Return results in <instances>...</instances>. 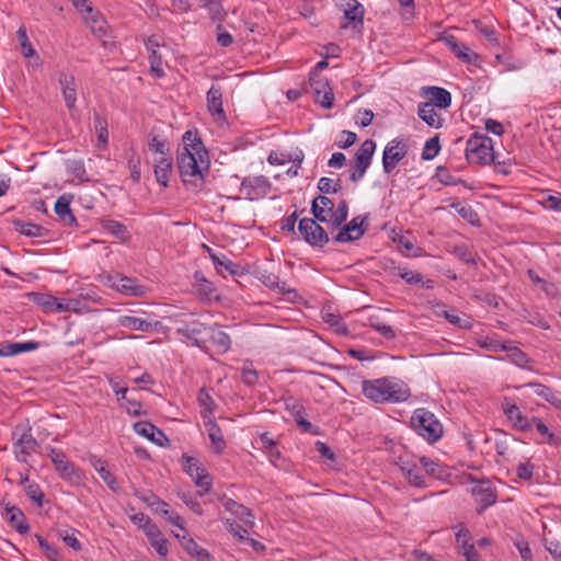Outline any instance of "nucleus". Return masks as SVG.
<instances>
[{
    "label": "nucleus",
    "mask_w": 561,
    "mask_h": 561,
    "mask_svg": "<svg viewBox=\"0 0 561 561\" xmlns=\"http://www.w3.org/2000/svg\"><path fill=\"white\" fill-rule=\"evenodd\" d=\"M465 154L469 163L490 164L494 161L493 140L489 136L474 133L467 140Z\"/></svg>",
    "instance_id": "4"
},
{
    "label": "nucleus",
    "mask_w": 561,
    "mask_h": 561,
    "mask_svg": "<svg viewBox=\"0 0 561 561\" xmlns=\"http://www.w3.org/2000/svg\"><path fill=\"white\" fill-rule=\"evenodd\" d=\"M411 427L428 443H436L443 436L444 428L436 415L425 408L413 411Z\"/></svg>",
    "instance_id": "3"
},
{
    "label": "nucleus",
    "mask_w": 561,
    "mask_h": 561,
    "mask_svg": "<svg viewBox=\"0 0 561 561\" xmlns=\"http://www.w3.org/2000/svg\"><path fill=\"white\" fill-rule=\"evenodd\" d=\"M260 443L270 461L275 463L280 458V451L276 447V443L268 436V433L260 435Z\"/></svg>",
    "instance_id": "44"
},
{
    "label": "nucleus",
    "mask_w": 561,
    "mask_h": 561,
    "mask_svg": "<svg viewBox=\"0 0 561 561\" xmlns=\"http://www.w3.org/2000/svg\"><path fill=\"white\" fill-rule=\"evenodd\" d=\"M366 217L356 216L348 224L339 230L334 237L337 243L356 241L364 236L366 228L363 227Z\"/></svg>",
    "instance_id": "17"
},
{
    "label": "nucleus",
    "mask_w": 561,
    "mask_h": 561,
    "mask_svg": "<svg viewBox=\"0 0 561 561\" xmlns=\"http://www.w3.org/2000/svg\"><path fill=\"white\" fill-rule=\"evenodd\" d=\"M102 229L111 233L121 241H125L128 238V230L125 225L113 219H105L101 222Z\"/></svg>",
    "instance_id": "42"
},
{
    "label": "nucleus",
    "mask_w": 561,
    "mask_h": 561,
    "mask_svg": "<svg viewBox=\"0 0 561 561\" xmlns=\"http://www.w3.org/2000/svg\"><path fill=\"white\" fill-rule=\"evenodd\" d=\"M183 148L178 153V168L184 183L198 180L201 186L204 172H208V152L196 133L187 130L183 135Z\"/></svg>",
    "instance_id": "1"
},
{
    "label": "nucleus",
    "mask_w": 561,
    "mask_h": 561,
    "mask_svg": "<svg viewBox=\"0 0 561 561\" xmlns=\"http://www.w3.org/2000/svg\"><path fill=\"white\" fill-rule=\"evenodd\" d=\"M393 275L401 277L405 283L410 285H419L422 284L425 288H433V280L427 279L426 282H423L422 274L410 271L405 267L397 266L393 268Z\"/></svg>",
    "instance_id": "35"
},
{
    "label": "nucleus",
    "mask_w": 561,
    "mask_h": 561,
    "mask_svg": "<svg viewBox=\"0 0 561 561\" xmlns=\"http://www.w3.org/2000/svg\"><path fill=\"white\" fill-rule=\"evenodd\" d=\"M226 511L238 517L244 524H253V516L249 508L227 496L219 497Z\"/></svg>",
    "instance_id": "28"
},
{
    "label": "nucleus",
    "mask_w": 561,
    "mask_h": 561,
    "mask_svg": "<svg viewBox=\"0 0 561 561\" xmlns=\"http://www.w3.org/2000/svg\"><path fill=\"white\" fill-rule=\"evenodd\" d=\"M376 150V142L373 139H366L357 149L354 157V165L350 169V180L354 183L362 180L370 167L373 156Z\"/></svg>",
    "instance_id": "6"
},
{
    "label": "nucleus",
    "mask_w": 561,
    "mask_h": 561,
    "mask_svg": "<svg viewBox=\"0 0 561 561\" xmlns=\"http://www.w3.org/2000/svg\"><path fill=\"white\" fill-rule=\"evenodd\" d=\"M527 274H528L529 278L531 279V282L536 285H539L541 287V289L547 295H550V296L554 295L556 287L552 283H549L546 279L541 278L533 270H528Z\"/></svg>",
    "instance_id": "60"
},
{
    "label": "nucleus",
    "mask_w": 561,
    "mask_h": 561,
    "mask_svg": "<svg viewBox=\"0 0 561 561\" xmlns=\"http://www.w3.org/2000/svg\"><path fill=\"white\" fill-rule=\"evenodd\" d=\"M208 343H210L219 354L227 353L231 346V340L229 335L226 332L213 327H209L206 336V345Z\"/></svg>",
    "instance_id": "26"
},
{
    "label": "nucleus",
    "mask_w": 561,
    "mask_h": 561,
    "mask_svg": "<svg viewBox=\"0 0 561 561\" xmlns=\"http://www.w3.org/2000/svg\"><path fill=\"white\" fill-rule=\"evenodd\" d=\"M408 140L403 136H398L390 140L382 152V170L386 174H391L397 165L409 152Z\"/></svg>",
    "instance_id": "5"
},
{
    "label": "nucleus",
    "mask_w": 561,
    "mask_h": 561,
    "mask_svg": "<svg viewBox=\"0 0 561 561\" xmlns=\"http://www.w3.org/2000/svg\"><path fill=\"white\" fill-rule=\"evenodd\" d=\"M417 115L430 127L438 129L443 126L444 119L436 112L432 103H421L419 105Z\"/></svg>",
    "instance_id": "29"
},
{
    "label": "nucleus",
    "mask_w": 561,
    "mask_h": 561,
    "mask_svg": "<svg viewBox=\"0 0 561 561\" xmlns=\"http://www.w3.org/2000/svg\"><path fill=\"white\" fill-rule=\"evenodd\" d=\"M14 229L26 237H41L43 228L32 222H25L22 220H15L13 222Z\"/></svg>",
    "instance_id": "48"
},
{
    "label": "nucleus",
    "mask_w": 561,
    "mask_h": 561,
    "mask_svg": "<svg viewBox=\"0 0 561 561\" xmlns=\"http://www.w3.org/2000/svg\"><path fill=\"white\" fill-rule=\"evenodd\" d=\"M209 327L203 323L192 322L185 324L182 328H179L178 333L181 334L186 340L191 341L193 345L206 351L208 347L206 346V336Z\"/></svg>",
    "instance_id": "18"
},
{
    "label": "nucleus",
    "mask_w": 561,
    "mask_h": 561,
    "mask_svg": "<svg viewBox=\"0 0 561 561\" xmlns=\"http://www.w3.org/2000/svg\"><path fill=\"white\" fill-rule=\"evenodd\" d=\"M205 427L211 442L213 451L218 455L222 454L227 445L220 427L210 419L205 422Z\"/></svg>",
    "instance_id": "30"
},
{
    "label": "nucleus",
    "mask_w": 561,
    "mask_h": 561,
    "mask_svg": "<svg viewBox=\"0 0 561 561\" xmlns=\"http://www.w3.org/2000/svg\"><path fill=\"white\" fill-rule=\"evenodd\" d=\"M438 39L443 42L451 50V53L460 60L467 64H472L473 61H476L477 54L473 53L463 43L458 42V39L453 34L445 32L439 36Z\"/></svg>",
    "instance_id": "19"
},
{
    "label": "nucleus",
    "mask_w": 561,
    "mask_h": 561,
    "mask_svg": "<svg viewBox=\"0 0 561 561\" xmlns=\"http://www.w3.org/2000/svg\"><path fill=\"white\" fill-rule=\"evenodd\" d=\"M364 396L375 403L404 402L411 396L409 386L396 377H382L362 382Z\"/></svg>",
    "instance_id": "2"
},
{
    "label": "nucleus",
    "mask_w": 561,
    "mask_h": 561,
    "mask_svg": "<svg viewBox=\"0 0 561 561\" xmlns=\"http://www.w3.org/2000/svg\"><path fill=\"white\" fill-rule=\"evenodd\" d=\"M348 206L345 199L340 201L330 211V229L335 230L347 219Z\"/></svg>",
    "instance_id": "40"
},
{
    "label": "nucleus",
    "mask_w": 561,
    "mask_h": 561,
    "mask_svg": "<svg viewBox=\"0 0 561 561\" xmlns=\"http://www.w3.org/2000/svg\"><path fill=\"white\" fill-rule=\"evenodd\" d=\"M172 171V159L168 156L160 157L154 164V175L157 181L163 185L167 186L170 174Z\"/></svg>",
    "instance_id": "36"
},
{
    "label": "nucleus",
    "mask_w": 561,
    "mask_h": 561,
    "mask_svg": "<svg viewBox=\"0 0 561 561\" xmlns=\"http://www.w3.org/2000/svg\"><path fill=\"white\" fill-rule=\"evenodd\" d=\"M58 298L49 294H34V301L48 312H57Z\"/></svg>",
    "instance_id": "50"
},
{
    "label": "nucleus",
    "mask_w": 561,
    "mask_h": 561,
    "mask_svg": "<svg viewBox=\"0 0 561 561\" xmlns=\"http://www.w3.org/2000/svg\"><path fill=\"white\" fill-rule=\"evenodd\" d=\"M94 469L98 471L100 478L106 483V485L114 492H116L119 486L116 482L115 477L107 470L106 463L101 459H98L93 465Z\"/></svg>",
    "instance_id": "45"
},
{
    "label": "nucleus",
    "mask_w": 561,
    "mask_h": 561,
    "mask_svg": "<svg viewBox=\"0 0 561 561\" xmlns=\"http://www.w3.org/2000/svg\"><path fill=\"white\" fill-rule=\"evenodd\" d=\"M298 230L311 247L323 248L329 242L325 230L312 218H302L298 224Z\"/></svg>",
    "instance_id": "8"
},
{
    "label": "nucleus",
    "mask_w": 561,
    "mask_h": 561,
    "mask_svg": "<svg viewBox=\"0 0 561 561\" xmlns=\"http://www.w3.org/2000/svg\"><path fill=\"white\" fill-rule=\"evenodd\" d=\"M173 535L176 539H179L183 549L192 557L196 558L198 561H208L210 560V553L199 546L192 537H188L186 533H174Z\"/></svg>",
    "instance_id": "21"
},
{
    "label": "nucleus",
    "mask_w": 561,
    "mask_h": 561,
    "mask_svg": "<svg viewBox=\"0 0 561 561\" xmlns=\"http://www.w3.org/2000/svg\"><path fill=\"white\" fill-rule=\"evenodd\" d=\"M545 548L554 561H561V543L557 540H545Z\"/></svg>",
    "instance_id": "64"
},
{
    "label": "nucleus",
    "mask_w": 561,
    "mask_h": 561,
    "mask_svg": "<svg viewBox=\"0 0 561 561\" xmlns=\"http://www.w3.org/2000/svg\"><path fill=\"white\" fill-rule=\"evenodd\" d=\"M471 481L474 482V485L471 488V494L479 505L477 513L480 515L496 502V492L489 480L474 481L471 479Z\"/></svg>",
    "instance_id": "10"
},
{
    "label": "nucleus",
    "mask_w": 561,
    "mask_h": 561,
    "mask_svg": "<svg viewBox=\"0 0 561 561\" xmlns=\"http://www.w3.org/2000/svg\"><path fill=\"white\" fill-rule=\"evenodd\" d=\"M24 486V490L26 492V495L28 496L30 500H32L33 502H35L39 507L43 506V502H44V493L42 492L39 485L35 482H27L26 484L23 485Z\"/></svg>",
    "instance_id": "57"
},
{
    "label": "nucleus",
    "mask_w": 561,
    "mask_h": 561,
    "mask_svg": "<svg viewBox=\"0 0 561 561\" xmlns=\"http://www.w3.org/2000/svg\"><path fill=\"white\" fill-rule=\"evenodd\" d=\"M261 283L266 287L277 290L278 293L285 295L291 291L285 282H280L279 277L274 273L263 272L260 275Z\"/></svg>",
    "instance_id": "41"
},
{
    "label": "nucleus",
    "mask_w": 561,
    "mask_h": 561,
    "mask_svg": "<svg viewBox=\"0 0 561 561\" xmlns=\"http://www.w3.org/2000/svg\"><path fill=\"white\" fill-rule=\"evenodd\" d=\"M134 428L137 434L148 438L149 440L157 444L158 446H164L169 442V439L164 435V433L161 430H159L158 427H156L153 424H151L150 422H146V421L137 422L134 425Z\"/></svg>",
    "instance_id": "24"
},
{
    "label": "nucleus",
    "mask_w": 561,
    "mask_h": 561,
    "mask_svg": "<svg viewBox=\"0 0 561 561\" xmlns=\"http://www.w3.org/2000/svg\"><path fill=\"white\" fill-rule=\"evenodd\" d=\"M526 387L531 388L538 397L545 399L551 405L561 410V398L558 391L539 382H528Z\"/></svg>",
    "instance_id": "31"
},
{
    "label": "nucleus",
    "mask_w": 561,
    "mask_h": 561,
    "mask_svg": "<svg viewBox=\"0 0 561 561\" xmlns=\"http://www.w3.org/2000/svg\"><path fill=\"white\" fill-rule=\"evenodd\" d=\"M420 463H421L422 468L425 470V472L435 479L440 480L447 476L446 469L439 462H437L431 458L421 457Z\"/></svg>",
    "instance_id": "43"
},
{
    "label": "nucleus",
    "mask_w": 561,
    "mask_h": 561,
    "mask_svg": "<svg viewBox=\"0 0 561 561\" xmlns=\"http://www.w3.org/2000/svg\"><path fill=\"white\" fill-rule=\"evenodd\" d=\"M94 129L98 134V140L102 145H106L108 140L107 121L105 117L95 113L93 117Z\"/></svg>",
    "instance_id": "51"
},
{
    "label": "nucleus",
    "mask_w": 561,
    "mask_h": 561,
    "mask_svg": "<svg viewBox=\"0 0 561 561\" xmlns=\"http://www.w3.org/2000/svg\"><path fill=\"white\" fill-rule=\"evenodd\" d=\"M117 325L130 331L148 333L157 331L159 322L137 314H124L117 318Z\"/></svg>",
    "instance_id": "15"
},
{
    "label": "nucleus",
    "mask_w": 561,
    "mask_h": 561,
    "mask_svg": "<svg viewBox=\"0 0 561 561\" xmlns=\"http://www.w3.org/2000/svg\"><path fill=\"white\" fill-rule=\"evenodd\" d=\"M56 534L62 542L71 548L73 551L78 552L82 550V543L80 542L78 536L80 535V531L76 528L65 526L61 528H58L56 530Z\"/></svg>",
    "instance_id": "34"
},
{
    "label": "nucleus",
    "mask_w": 561,
    "mask_h": 561,
    "mask_svg": "<svg viewBox=\"0 0 561 561\" xmlns=\"http://www.w3.org/2000/svg\"><path fill=\"white\" fill-rule=\"evenodd\" d=\"M337 8L343 12L347 24L360 28L364 24L365 9L357 0H337Z\"/></svg>",
    "instance_id": "14"
},
{
    "label": "nucleus",
    "mask_w": 561,
    "mask_h": 561,
    "mask_svg": "<svg viewBox=\"0 0 561 561\" xmlns=\"http://www.w3.org/2000/svg\"><path fill=\"white\" fill-rule=\"evenodd\" d=\"M71 196L61 195L57 198L55 203V213L60 219V221L68 227H73L77 225V219L72 214L70 208Z\"/></svg>",
    "instance_id": "25"
},
{
    "label": "nucleus",
    "mask_w": 561,
    "mask_h": 561,
    "mask_svg": "<svg viewBox=\"0 0 561 561\" xmlns=\"http://www.w3.org/2000/svg\"><path fill=\"white\" fill-rule=\"evenodd\" d=\"M506 353L508 359L518 367L524 368L529 362L527 355L517 346H508Z\"/></svg>",
    "instance_id": "58"
},
{
    "label": "nucleus",
    "mask_w": 561,
    "mask_h": 561,
    "mask_svg": "<svg viewBox=\"0 0 561 561\" xmlns=\"http://www.w3.org/2000/svg\"><path fill=\"white\" fill-rule=\"evenodd\" d=\"M58 82L61 88V93L69 111L76 108L77 101V84L75 76L66 71H59Z\"/></svg>",
    "instance_id": "20"
},
{
    "label": "nucleus",
    "mask_w": 561,
    "mask_h": 561,
    "mask_svg": "<svg viewBox=\"0 0 561 561\" xmlns=\"http://www.w3.org/2000/svg\"><path fill=\"white\" fill-rule=\"evenodd\" d=\"M48 455L61 479L69 482H78L80 480L81 476L78 468L68 460L62 450L50 448Z\"/></svg>",
    "instance_id": "9"
},
{
    "label": "nucleus",
    "mask_w": 561,
    "mask_h": 561,
    "mask_svg": "<svg viewBox=\"0 0 561 561\" xmlns=\"http://www.w3.org/2000/svg\"><path fill=\"white\" fill-rule=\"evenodd\" d=\"M318 188L324 194L337 193L342 190V184L340 179L332 180L330 178H320L318 181Z\"/></svg>",
    "instance_id": "55"
},
{
    "label": "nucleus",
    "mask_w": 561,
    "mask_h": 561,
    "mask_svg": "<svg viewBox=\"0 0 561 561\" xmlns=\"http://www.w3.org/2000/svg\"><path fill=\"white\" fill-rule=\"evenodd\" d=\"M309 84L313 91L314 102L323 108H331L334 103V94L328 81L318 75H311Z\"/></svg>",
    "instance_id": "13"
},
{
    "label": "nucleus",
    "mask_w": 561,
    "mask_h": 561,
    "mask_svg": "<svg viewBox=\"0 0 561 561\" xmlns=\"http://www.w3.org/2000/svg\"><path fill=\"white\" fill-rule=\"evenodd\" d=\"M333 207H334L333 201H331L329 197H327L324 195H320L312 201L311 211L312 213L318 211V214H321L323 211V209L331 211Z\"/></svg>",
    "instance_id": "59"
},
{
    "label": "nucleus",
    "mask_w": 561,
    "mask_h": 561,
    "mask_svg": "<svg viewBox=\"0 0 561 561\" xmlns=\"http://www.w3.org/2000/svg\"><path fill=\"white\" fill-rule=\"evenodd\" d=\"M194 279L196 283V294L205 300H211L215 297L214 284L206 279L201 272H195Z\"/></svg>",
    "instance_id": "38"
},
{
    "label": "nucleus",
    "mask_w": 561,
    "mask_h": 561,
    "mask_svg": "<svg viewBox=\"0 0 561 561\" xmlns=\"http://www.w3.org/2000/svg\"><path fill=\"white\" fill-rule=\"evenodd\" d=\"M2 517L9 523L10 527L15 529L19 534L25 535L30 531L25 515L19 507L8 504Z\"/></svg>",
    "instance_id": "22"
},
{
    "label": "nucleus",
    "mask_w": 561,
    "mask_h": 561,
    "mask_svg": "<svg viewBox=\"0 0 561 561\" xmlns=\"http://www.w3.org/2000/svg\"><path fill=\"white\" fill-rule=\"evenodd\" d=\"M67 171L80 182L89 181L84 163L81 160H70L67 163Z\"/></svg>",
    "instance_id": "52"
},
{
    "label": "nucleus",
    "mask_w": 561,
    "mask_h": 561,
    "mask_svg": "<svg viewBox=\"0 0 561 561\" xmlns=\"http://www.w3.org/2000/svg\"><path fill=\"white\" fill-rule=\"evenodd\" d=\"M13 437H16L13 444L15 459L20 462H26L27 458L38 446L37 440L33 437L30 428L22 430L20 433V428L16 427L13 432Z\"/></svg>",
    "instance_id": "11"
},
{
    "label": "nucleus",
    "mask_w": 561,
    "mask_h": 561,
    "mask_svg": "<svg viewBox=\"0 0 561 561\" xmlns=\"http://www.w3.org/2000/svg\"><path fill=\"white\" fill-rule=\"evenodd\" d=\"M81 309V302L78 299H59L57 306V312L75 311L78 312Z\"/></svg>",
    "instance_id": "62"
},
{
    "label": "nucleus",
    "mask_w": 561,
    "mask_h": 561,
    "mask_svg": "<svg viewBox=\"0 0 561 561\" xmlns=\"http://www.w3.org/2000/svg\"><path fill=\"white\" fill-rule=\"evenodd\" d=\"M38 347L39 343L35 341L2 343L0 344V357L15 356L20 353L36 351Z\"/></svg>",
    "instance_id": "27"
},
{
    "label": "nucleus",
    "mask_w": 561,
    "mask_h": 561,
    "mask_svg": "<svg viewBox=\"0 0 561 561\" xmlns=\"http://www.w3.org/2000/svg\"><path fill=\"white\" fill-rule=\"evenodd\" d=\"M18 39L21 45L22 54L25 58H31L32 56L36 55L35 48L32 46L26 30L23 27H20L16 32Z\"/></svg>",
    "instance_id": "54"
},
{
    "label": "nucleus",
    "mask_w": 561,
    "mask_h": 561,
    "mask_svg": "<svg viewBox=\"0 0 561 561\" xmlns=\"http://www.w3.org/2000/svg\"><path fill=\"white\" fill-rule=\"evenodd\" d=\"M368 325L387 340H392L396 337V332L392 327L380 322L377 316H370L368 318Z\"/></svg>",
    "instance_id": "46"
},
{
    "label": "nucleus",
    "mask_w": 561,
    "mask_h": 561,
    "mask_svg": "<svg viewBox=\"0 0 561 561\" xmlns=\"http://www.w3.org/2000/svg\"><path fill=\"white\" fill-rule=\"evenodd\" d=\"M514 545L523 561H533V552L527 540L517 539Z\"/></svg>",
    "instance_id": "63"
},
{
    "label": "nucleus",
    "mask_w": 561,
    "mask_h": 561,
    "mask_svg": "<svg viewBox=\"0 0 561 561\" xmlns=\"http://www.w3.org/2000/svg\"><path fill=\"white\" fill-rule=\"evenodd\" d=\"M401 470L405 478L408 479L409 483L417 486V488H424L425 481L420 473L419 469L414 465H403L401 466Z\"/></svg>",
    "instance_id": "47"
},
{
    "label": "nucleus",
    "mask_w": 561,
    "mask_h": 561,
    "mask_svg": "<svg viewBox=\"0 0 561 561\" xmlns=\"http://www.w3.org/2000/svg\"><path fill=\"white\" fill-rule=\"evenodd\" d=\"M226 529L237 537L239 540H244L248 536L247 529H244L241 525H239L237 522L232 519H225L224 520Z\"/></svg>",
    "instance_id": "61"
},
{
    "label": "nucleus",
    "mask_w": 561,
    "mask_h": 561,
    "mask_svg": "<svg viewBox=\"0 0 561 561\" xmlns=\"http://www.w3.org/2000/svg\"><path fill=\"white\" fill-rule=\"evenodd\" d=\"M451 208L455 209V211L465 220H467L470 224H473L477 220V214L473 211L470 205L457 202L451 204Z\"/></svg>",
    "instance_id": "56"
},
{
    "label": "nucleus",
    "mask_w": 561,
    "mask_h": 561,
    "mask_svg": "<svg viewBox=\"0 0 561 561\" xmlns=\"http://www.w3.org/2000/svg\"><path fill=\"white\" fill-rule=\"evenodd\" d=\"M153 512L164 517L169 524L176 526L181 533H186L184 518L181 517L175 511L170 510L167 502H164V506L157 505Z\"/></svg>",
    "instance_id": "37"
},
{
    "label": "nucleus",
    "mask_w": 561,
    "mask_h": 561,
    "mask_svg": "<svg viewBox=\"0 0 561 561\" xmlns=\"http://www.w3.org/2000/svg\"><path fill=\"white\" fill-rule=\"evenodd\" d=\"M425 91L430 99L428 103H432L434 107L437 106L445 110L450 106L451 94L446 89L439 87H427Z\"/></svg>",
    "instance_id": "32"
},
{
    "label": "nucleus",
    "mask_w": 561,
    "mask_h": 561,
    "mask_svg": "<svg viewBox=\"0 0 561 561\" xmlns=\"http://www.w3.org/2000/svg\"><path fill=\"white\" fill-rule=\"evenodd\" d=\"M35 538H36L41 549L43 550V552L45 553L46 558L49 561H61L62 560V556L59 552V550L56 547L51 546L44 537H42L41 535H35Z\"/></svg>",
    "instance_id": "49"
},
{
    "label": "nucleus",
    "mask_w": 561,
    "mask_h": 561,
    "mask_svg": "<svg viewBox=\"0 0 561 561\" xmlns=\"http://www.w3.org/2000/svg\"><path fill=\"white\" fill-rule=\"evenodd\" d=\"M271 183L263 176L244 178L241 182V192L245 195V198L250 201H256L266 196L270 192Z\"/></svg>",
    "instance_id": "12"
},
{
    "label": "nucleus",
    "mask_w": 561,
    "mask_h": 561,
    "mask_svg": "<svg viewBox=\"0 0 561 561\" xmlns=\"http://www.w3.org/2000/svg\"><path fill=\"white\" fill-rule=\"evenodd\" d=\"M323 321L330 325V328L339 335L347 336L350 335V330L347 324L339 314H334L329 311L322 312Z\"/></svg>",
    "instance_id": "39"
},
{
    "label": "nucleus",
    "mask_w": 561,
    "mask_h": 561,
    "mask_svg": "<svg viewBox=\"0 0 561 561\" xmlns=\"http://www.w3.org/2000/svg\"><path fill=\"white\" fill-rule=\"evenodd\" d=\"M440 150L439 145V137L438 135H435L434 137L430 138L422 150V159L423 160H432L434 159Z\"/></svg>",
    "instance_id": "53"
},
{
    "label": "nucleus",
    "mask_w": 561,
    "mask_h": 561,
    "mask_svg": "<svg viewBox=\"0 0 561 561\" xmlns=\"http://www.w3.org/2000/svg\"><path fill=\"white\" fill-rule=\"evenodd\" d=\"M184 471L193 479L195 485L199 489L198 494L203 496L213 485V479L198 459L190 456H183Z\"/></svg>",
    "instance_id": "7"
},
{
    "label": "nucleus",
    "mask_w": 561,
    "mask_h": 561,
    "mask_svg": "<svg viewBox=\"0 0 561 561\" xmlns=\"http://www.w3.org/2000/svg\"><path fill=\"white\" fill-rule=\"evenodd\" d=\"M207 107L214 116H224L222 92L219 85L213 84L207 92Z\"/></svg>",
    "instance_id": "33"
},
{
    "label": "nucleus",
    "mask_w": 561,
    "mask_h": 561,
    "mask_svg": "<svg viewBox=\"0 0 561 561\" xmlns=\"http://www.w3.org/2000/svg\"><path fill=\"white\" fill-rule=\"evenodd\" d=\"M501 407L508 421L517 431L527 432L531 430V420L510 398H504Z\"/></svg>",
    "instance_id": "16"
},
{
    "label": "nucleus",
    "mask_w": 561,
    "mask_h": 561,
    "mask_svg": "<svg viewBox=\"0 0 561 561\" xmlns=\"http://www.w3.org/2000/svg\"><path fill=\"white\" fill-rule=\"evenodd\" d=\"M112 287L117 291L133 297H141L146 294V287L138 284L136 279L127 276H116L113 279Z\"/></svg>",
    "instance_id": "23"
}]
</instances>
